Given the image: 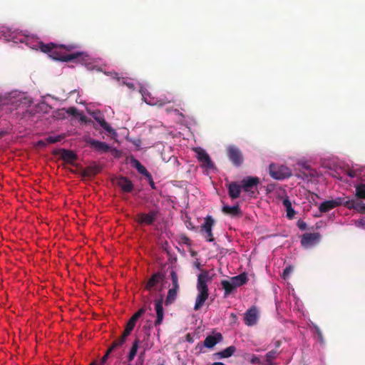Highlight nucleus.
I'll return each instance as SVG.
<instances>
[{"label": "nucleus", "instance_id": "nucleus-9", "mask_svg": "<svg viewBox=\"0 0 365 365\" xmlns=\"http://www.w3.org/2000/svg\"><path fill=\"white\" fill-rule=\"evenodd\" d=\"M258 309L254 306L247 309L244 314L245 324L249 327L255 325L258 321Z\"/></svg>", "mask_w": 365, "mask_h": 365}, {"label": "nucleus", "instance_id": "nucleus-4", "mask_svg": "<svg viewBox=\"0 0 365 365\" xmlns=\"http://www.w3.org/2000/svg\"><path fill=\"white\" fill-rule=\"evenodd\" d=\"M269 175L274 179L281 180L292 175L291 170L284 165L272 163L269 165Z\"/></svg>", "mask_w": 365, "mask_h": 365}, {"label": "nucleus", "instance_id": "nucleus-6", "mask_svg": "<svg viewBox=\"0 0 365 365\" xmlns=\"http://www.w3.org/2000/svg\"><path fill=\"white\" fill-rule=\"evenodd\" d=\"M215 220L212 216L208 215L205 217L204 222L200 226V232L204 235L207 242H213L215 240L212 234V227L215 225Z\"/></svg>", "mask_w": 365, "mask_h": 365}, {"label": "nucleus", "instance_id": "nucleus-11", "mask_svg": "<svg viewBox=\"0 0 365 365\" xmlns=\"http://www.w3.org/2000/svg\"><path fill=\"white\" fill-rule=\"evenodd\" d=\"M143 98L145 101V102L150 106H163L167 103H170L174 101L173 99H168V98H155L150 96V94H143Z\"/></svg>", "mask_w": 365, "mask_h": 365}, {"label": "nucleus", "instance_id": "nucleus-51", "mask_svg": "<svg viewBox=\"0 0 365 365\" xmlns=\"http://www.w3.org/2000/svg\"><path fill=\"white\" fill-rule=\"evenodd\" d=\"M5 133H6L4 131H0V137L4 135Z\"/></svg>", "mask_w": 365, "mask_h": 365}, {"label": "nucleus", "instance_id": "nucleus-49", "mask_svg": "<svg viewBox=\"0 0 365 365\" xmlns=\"http://www.w3.org/2000/svg\"><path fill=\"white\" fill-rule=\"evenodd\" d=\"M230 316H231L232 319H237V315L234 313H232Z\"/></svg>", "mask_w": 365, "mask_h": 365}, {"label": "nucleus", "instance_id": "nucleus-35", "mask_svg": "<svg viewBox=\"0 0 365 365\" xmlns=\"http://www.w3.org/2000/svg\"><path fill=\"white\" fill-rule=\"evenodd\" d=\"M67 113L71 115L76 116L78 115V109L75 107H70L66 110Z\"/></svg>", "mask_w": 365, "mask_h": 365}, {"label": "nucleus", "instance_id": "nucleus-29", "mask_svg": "<svg viewBox=\"0 0 365 365\" xmlns=\"http://www.w3.org/2000/svg\"><path fill=\"white\" fill-rule=\"evenodd\" d=\"M231 279L234 282L236 287H237L246 284V282H247V277L246 274L242 273L237 276L232 277Z\"/></svg>", "mask_w": 365, "mask_h": 365}, {"label": "nucleus", "instance_id": "nucleus-33", "mask_svg": "<svg viewBox=\"0 0 365 365\" xmlns=\"http://www.w3.org/2000/svg\"><path fill=\"white\" fill-rule=\"evenodd\" d=\"M101 171V168L98 166L89 167L83 170V175L84 176L95 175Z\"/></svg>", "mask_w": 365, "mask_h": 365}, {"label": "nucleus", "instance_id": "nucleus-3", "mask_svg": "<svg viewBox=\"0 0 365 365\" xmlns=\"http://www.w3.org/2000/svg\"><path fill=\"white\" fill-rule=\"evenodd\" d=\"M212 281V277L208 270H202L197 275V290L198 294L196 297L195 310H199L205 304L209 297L207 282Z\"/></svg>", "mask_w": 365, "mask_h": 365}, {"label": "nucleus", "instance_id": "nucleus-21", "mask_svg": "<svg viewBox=\"0 0 365 365\" xmlns=\"http://www.w3.org/2000/svg\"><path fill=\"white\" fill-rule=\"evenodd\" d=\"M281 198L282 200V205L286 210V216L288 219L292 220L294 218L296 213L294 210L292 208V202L287 195H285L284 197Z\"/></svg>", "mask_w": 365, "mask_h": 365}, {"label": "nucleus", "instance_id": "nucleus-47", "mask_svg": "<svg viewBox=\"0 0 365 365\" xmlns=\"http://www.w3.org/2000/svg\"><path fill=\"white\" fill-rule=\"evenodd\" d=\"M149 180V182H150V186H151L153 188H155V184H154V182H153V178L151 177V180Z\"/></svg>", "mask_w": 365, "mask_h": 365}, {"label": "nucleus", "instance_id": "nucleus-31", "mask_svg": "<svg viewBox=\"0 0 365 365\" xmlns=\"http://www.w3.org/2000/svg\"><path fill=\"white\" fill-rule=\"evenodd\" d=\"M146 312V308L145 307H143L140 308L138 312H136L128 320V322L130 324L135 326V323L138 321V319Z\"/></svg>", "mask_w": 365, "mask_h": 365}, {"label": "nucleus", "instance_id": "nucleus-24", "mask_svg": "<svg viewBox=\"0 0 365 365\" xmlns=\"http://www.w3.org/2000/svg\"><path fill=\"white\" fill-rule=\"evenodd\" d=\"M61 158L67 163H72L77 159L76 154L70 150L62 149L61 150Z\"/></svg>", "mask_w": 365, "mask_h": 365}, {"label": "nucleus", "instance_id": "nucleus-37", "mask_svg": "<svg viewBox=\"0 0 365 365\" xmlns=\"http://www.w3.org/2000/svg\"><path fill=\"white\" fill-rule=\"evenodd\" d=\"M251 363L252 364H264V361H262L259 357L257 356H253L252 359H251Z\"/></svg>", "mask_w": 365, "mask_h": 365}, {"label": "nucleus", "instance_id": "nucleus-32", "mask_svg": "<svg viewBox=\"0 0 365 365\" xmlns=\"http://www.w3.org/2000/svg\"><path fill=\"white\" fill-rule=\"evenodd\" d=\"M125 341H123L120 338H118L115 339L112 344L108 347V352L113 353L114 351H115L117 349L120 348L123 344Z\"/></svg>", "mask_w": 365, "mask_h": 365}, {"label": "nucleus", "instance_id": "nucleus-45", "mask_svg": "<svg viewBox=\"0 0 365 365\" xmlns=\"http://www.w3.org/2000/svg\"><path fill=\"white\" fill-rule=\"evenodd\" d=\"M186 340H187L188 342H190V343H192V342L193 341V339H192V336H190V334H187L186 335Z\"/></svg>", "mask_w": 365, "mask_h": 365}, {"label": "nucleus", "instance_id": "nucleus-19", "mask_svg": "<svg viewBox=\"0 0 365 365\" xmlns=\"http://www.w3.org/2000/svg\"><path fill=\"white\" fill-rule=\"evenodd\" d=\"M222 340V336L220 333H216L214 335H209L204 341V346L207 348H212Z\"/></svg>", "mask_w": 365, "mask_h": 365}, {"label": "nucleus", "instance_id": "nucleus-54", "mask_svg": "<svg viewBox=\"0 0 365 365\" xmlns=\"http://www.w3.org/2000/svg\"><path fill=\"white\" fill-rule=\"evenodd\" d=\"M38 143H39V144H40V143H42L43 145H44V143H42V141H39V142H38Z\"/></svg>", "mask_w": 365, "mask_h": 365}, {"label": "nucleus", "instance_id": "nucleus-1", "mask_svg": "<svg viewBox=\"0 0 365 365\" xmlns=\"http://www.w3.org/2000/svg\"><path fill=\"white\" fill-rule=\"evenodd\" d=\"M365 199V184L361 183L356 187V193L351 197H336L334 200H326L322 202L319 210L320 212L325 213L331 210L344 206L349 210H354L357 212L365 213V203L363 200Z\"/></svg>", "mask_w": 365, "mask_h": 365}, {"label": "nucleus", "instance_id": "nucleus-23", "mask_svg": "<svg viewBox=\"0 0 365 365\" xmlns=\"http://www.w3.org/2000/svg\"><path fill=\"white\" fill-rule=\"evenodd\" d=\"M241 185H238L235 182H232L228 185V193L231 199H237L240 197L241 193Z\"/></svg>", "mask_w": 365, "mask_h": 365}, {"label": "nucleus", "instance_id": "nucleus-2", "mask_svg": "<svg viewBox=\"0 0 365 365\" xmlns=\"http://www.w3.org/2000/svg\"><path fill=\"white\" fill-rule=\"evenodd\" d=\"M75 48L73 45H56L53 43H39L40 50L46 53H48L49 57L56 61L62 62H68L72 61H77L83 63L88 60V56L83 52H74L67 54L66 51H71Z\"/></svg>", "mask_w": 365, "mask_h": 365}, {"label": "nucleus", "instance_id": "nucleus-16", "mask_svg": "<svg viewBox=\"0 0 365 365\" xmlns=\"http://www.w3.org/2000/svg\"><path fill=\"white\" fill-rule=\"evenodd\" d=\"M93 117L96 121H97L99 125L107 132L112 133H114V129L106 122L104 118L103 115L100 112H94L93 113Z\"/></svg>", "mask_w": 365, "mask_h": 365}, {"label": "nucleus", "instance_id": "nucleus-18", "mask_svg": "<svg viewBox=\"0 0 365 365\" xmlns=\"http://www.w3.org/2000/svg\"><path fill=\"white\" fill-rule=\"evenodd\" d=\"M143 329L145 331V335L143 340L140 342L142 344V348L143 349V351L140 354L139 358L143 357L145 351L149 350L152 347V344L149 343V339L150 336V330L151 329V326L144 327Z\"/></svg>", "mask_w": 365, "mask_h": 365}, {"label": "nucleus", "instance_id": "nucleus-22", "mask_svg": "<svg viewBox=\"0 0 365 365\" xmlns=\"http://www.w3.org/2000/svg\"><path fill=\"white\" fill-rule=\"evenodd\" d=\"M132 165L135 168L139 173L145 176L148 180H151V174L147 170L145 166H143L140 162L135 159L133 158L131 160Z\"/></svg>", "mask_w": 365, "mask_h": 365}, {"label": "nucleus", "instance_id": "nucleus-12", "mask_svg": "<svg viewBox=\"0 0 365 365\" xmlns=\"http://www.w3.org/2000/svg\"><path fill=\"white\" fill-rule=\"evenodd\" d=\"M259 182V180L257 177H247L242 180L241 187L245 192H252V190L257 187Z\"/></svg>", "mask_w": 365, "mask_h": 365}, {"label": "nucleus", "instance_id": "nucleus-15", "mask_svg": "<svg viewBox=\"0 0 365 365\" xmlns=\"http://www.w3.org/2000/svg\"><path fill=\"white\" fill-rule=\"evenodd\" d=\"M156 312V319L154 322L155 327L160 326L164 318V310L163 307V297L155 301V306Z\"/></svg>", "mask_w": 365, "mask_h": 365}, {"label": "nucleus", "instance_id": "nucleus-26", "mask_svg": "<svg viewBox=\"0 0 365 365\" xmlns=\"http://www.w3.org/2000/svg\"><path fill=\"white\" fill-rule=\"evenodd\" d=\"M235 351V346H230L221 351L215 353V355L217 356V359L228 358L233 355Z\"/></svg>", "mask_w": 365, "mask_h": 365}, {"label": "nucleus", "instance_id": "nucleus-30", "mask_svg": "<svg viewBox=\"0 0 365 365\" xmlns=\"http://www.w3.org/2000/svg\"><path fill=\"white\" fill-rule=\"evenodd\" d=\"M279 352L277 350H272L267 353L264 356V363L267 365H272L273 361L279 355Z\"/></svg>", "mask_w": 365, "mask_h": 365}, {"label": "nucleus", "instance_id": "nucleus-43", "mask_svg": "<svg viewBox=\"0 0 365 365\" xmlns=\"http://www.w3.org/2000/svg\"><path fill=\"white\" fill-rule=\"evenodd\" d=\"M110 354H111V352H108V350H107L105 355L101 359L102 364H104L106 361V360L108 359V358Z\"/></svg>", "mask_w": 365, "mask_h": 365}, {"label": "nucleus", "instance_id": "nucleus-38", "mask_svg": "<svg viewBox=\"0 0 365 365\" xmlns=\"http://www.w3.org/2000/svg\"><path fill=\"white\" fill-rule=\"evenodd\" d=\"M354 222V225L358 227H364L365 225V220L364 218H361L358 220H353Z\"/></svg>", "mask_w": 365, "mask_h": 365}, {"label": "nucleus", "instance_id": "nucleus-7", "mask_svg": "<svg viewBox=\"0 0 365 365\" xmlns=\"http://www.w3.org/2000/svg\"><path fill=\"white\" fill-rule=\"evenodd\" d=\"M227 155L232 163L238 167L243 163V155L241 150L236 146H230L227 149Z\"/></svg>", "mask_w": 365, "mask_h": 365}, {"label": "nucleus", "instance_id": "nucleus-28", "mask_svg": "<svg viewBox=\"0 0 365 365\" xmlns=\"http://www.w3.org/2000/svg\"><path fill=\"white\" fill-rule=\"evenodd\" d=\"M139 344H140V340L138 339H136L133 341L131 349L128 355V360L129 362H131L134 359L135 356H136V354H137V351H138V349L139 347Z\"/></svg>", "mask_w": 365, "mask_h": 365}, {"label": "nucleus", "instance_id": "nucleus-8", "mask_svg": "<svg viewBox=\"0 0 365 365\" xmlns=\"http://www.w3.org/2000/svg\"><path fill=\"white\" fill-rule=\"evenodd\" d=\"M158 212L156 210H150L148 213H138L136 216V221L140 225H152L158 217Z\"/></svg>", "mask_w": 365, "mask_h": 365}, {"label": "nucleus", "instance_id": "nucleus-10", "mask_svg": "<svg viewBox=\"0 0 365 365\" xmlns=\"http://www.w3.org/2000/svg\"><path fill=\"white\" fill-rule=\"evenodd\" d=\"M86 142L92 149L97 152L106 153L110 150L109 145L105 142L96 140L93 138H88Z\"/></svg>", "mask_w": 365, "mask_h": 365}, {"label": "nucleus", "instance_id": "nucleus-25", "mask_svg": "<svg viewBox=\"0 0 365 365\" xmlns=\"http://www.w3.org/2000/svg\"><path fill=\"white\" fill-rule=\"evenodd\" d=\"M222 210L225 214L232 217L242 216V212L239 205H225L222 207Z\"/></svg>", "mask_w": 365, "mask_h": 365}, {"label": "nucleus", "instance_id": "nucleus-17", "mask_svg": "<svg viewBox=\"0 0 365 365\" xmlns=\"http://www.w3.org/2000/svg\"><path fill=\"white\" fill-rule=\"evenodd\" d=\"M117 185L121 188L124 192H131L133 190V184L130 180L126 177H120L118 179Z\"/></svg>", "mask_w": 365, "mask_h": 365}, {"label": "nucleus", "instance_id": "nucleus-13", "mask_svg": "<svg viewBox=\"0 0 365 365\" xmlns=\"http://www.w3.org/2000/svg\"><path fill=\"white\" fill-rule=\"evenodd\" d=\"M197 160L202 163V166L210 168L213 166L212 160L209 155L202 148H197L195 149Z\"/></svg>", "mask_w": 365, "mask_h": 365}, {"label": "nucleus", "instance_id": "nucleus-34", "mask_svg": "<svg viewBox=\"0 0 365 365\" xmlns=\"http://www.w3.org/2000/svg\"><path fill=\"white\" fill-rule=\"evenodd\" d=\"M61 140V136H49L46 139L48 143H55L59 142Z\"/></svg>", "mask_w": 365, "mask_h": 365}, {"label": "nucleus", "instance_id": "nucleus-36", "mask_svg": "<svg viewBox=\"0 0 365 365\" xmlns=\"http://www.w3.org/2000/svg\"><path fill=\"white\" fill-rule=\"evenodd\" d=\"M313 327L319 339V340L321 341H323V336H322V331L320 330L319 327L317 325V324H314L313 325Z\"/></svg>", "mask_w": 365, "mask_h": 365}, {"label": "nucleus", "instance_id": "nucleus-20", "mask_svg": "<svg viewBox=\"0 0 365 365\" xmlns=\"http://www.w3.org/2000/svg\"><path fill=\"white\" fill-rule=\"evenodd\" d=\"M163 279V275L161 273L153 274L145 284V289L151 291Z\"/></svg>", "mask_w": 365, "mask_h": 365}, {"label": "nucleus", "instance_id": "nucleus-5", "mask_svg": "<svg viewBox=\"0 0 365 365\" xmlns=\"http://www.w3.org/2000/svg\"><path fill=\"white\" fill-rule=\"evenodd\" d=\"M170 277L173 287L168 292V294L165 300V304L166 306L173 304L177 298L178 292L180 289V286L178 284V277L177 273L175 271L172 270L170 272Z\"/></svg>", "mask_w": 365, "mask_h": 365}, {"label": "nucleus", "instance_id": "nucleus-44", "mask_svg": "<svg viewBox=\"0 0 365 365\" xmlns=\"http://www.w3.org/2000/svg\"><path fill=\"white\" fill-rule=\"evenodd\" d=\"M130 334L124 330L123 334L121 335V336L120 337L121 339H123V341H124L125 342V340H126V338L130 335Z\"/></svg>", "mask_w": 365, "mask_h": 365}, {"label": "nucleus", "instance_id": "nucleus-14", "mask_svg": "<svg viewBox=\"0 0 365 365\" xmlns=\"http://www.w3.org/2000/svg\"><path fill=\"white\" fill-rule=\"evenodd\" d=\"M320 235L318 232L305 233L302 235L301 244L303 247H307L319 242Z\"/></svg>", "mask_w": 365, "mask_h": 365}, {"label": "nucleus", "instance_id": "nucleus-52", "mask_svg": "<svg viewBox=\"0 0 365 365\" xmlns=\"http://www.w3.org/2000/svg\"><path fill=\"white\" fill-rule=\"evenodd\" d=\"M175 112L177 113V114H179V110L178 109H175Z\"/></svg>", "mask_w": 365, "mask_h": 365}, {"label": "nucleus", "instance_id": "nucleus-39", "mask_svg": "<svg viewBox=\"0 0 365 365\" xmlns=\"http://www.w3.org/2000/svg\"><path fill=\"white\" fill-rule=\"evenodd\" d=\"M292 268L289 266L286 267L283 271V278L286 279L289 277V274L292 272Z\"/></svg>", "mask_w": 365, "mask_h": 365}, {"label": "nucleus", "instance_id": "nucleus-48", "mask_svg": "<svg viewBox=\"0 0 365 365\" xmlns=\"http://www.w3.org/2000/svg\"><path fill=\"white\" fill-rule=\"evenodd\" d=\"M274 344H275V346H276L277 348H278V347H279V346H280V345H281V342H280L279 341H275Z\"/></svg>", "mask_w": 365, "mask_h": 365}, {"label": "nucleus", "instance_id": "nucleus-55", "mask_svg": "<svg viewBox=\"0 0 365 365\" xmlns=\"http://www.w3.org/2000/svg\"><path fill=\"white\" fill-rule=\"evenodd\" d=\"M90 365H95V363H92V364H91Z\"/></svg>", "mask_w": 365, "mask_h": 365}, {"label": "nucleus", "instance_id": "nucleus-53", "mask_svg": "<svg viewBox=\"0 0 365 365\" xmlns=\"http://www.w3.org/2000/svg\"><path fill=\"white\" fill-rule=\"evenodd\" d=\"M310 175L311 176H314V173H310Z\"/></svg>", "mask_w": 365, "mask_h": 365}, {"label": "nucleus", "instance_id": "nucleus-41", "mask_svg": "<svg viewBox=\"0 0 365 365\" xmlns=\"http://www.w3.org/2000/svg\"><path fill=\"white\" fill-rule=\"evenodd\" d=\"M134 327V325L130 324L129 322H127L125 330L130 334L131 331L133 330Z\"/></svg>", "mask_w": 365, "mask_h": 365}, {"label": "nucleus", "instance_id": "nucleus-46", "mask_svg": "<svg viewBox=\"0 0 365 365\" xmlns=\"http://www.w3.org/2000/svg\"><path fill=\"white\" fill-rule=\"evenodd\" d=\"M87 120H88V118H87V117H86V115H81L80 116V120H81V121H82V122H85V123H86V122H87Z\"/></svg>", "mask_w": 365, "mask_h": 365}, {"label": "nucleus", "instance_id": "nucleus-50", "mask_svg": "<svg viewBox=\"0 0 365 365\" xmlns=\"http://www.w3.org/2000/svg\"><path fill=\"white\" fill-rule=\"evenodd\" d=\"M195 266L197 269H200V263H196Z\"/></svg>", "mask_w": 365, "mask_h": 365}, {"label": "nucleus", "instance_id": "nucleus-40", "mask_svg": "<svg viewBox=\"0 0 365 365\" xmlns=\"http://www.w3.org/2000/svg\"><path fill=\"white\" fill-rule=\"evenodd\" d=\"M297 226L301 230H304L307 228V224L303 221H299L297 222Z\"/></svg>", "mask_w": 365, "mask_h": 365}, {"label": "nucleus", "instance_id": "nucleus-42", "mask_svg": "<svg viewBox=\"0 0 365 365\" xmlns=\"http://www.w3.org/2000/svg\"><path fill=\"white\" fill-rule=\"evenodd\" d=\"M347 175L351 178H355L358 175L356 171L354 170H348Z\"/></svg>", "mask_w": 365, "mask_h": 365}, {"label": "nucleus", "instance_id": "nucleus-27", "mask_svg": "<svg viewBox=\"0 0 365 365\" xmlns=\"http://www.w3.org/2000/svg\"><path fill=\"white\" fill-rule=\"evenodd\" d=\"M221 284L222 288L225 290V296H227L230 294H231L237 288L232 279H230V281L223 280L222 281Z\"/></svg>", "mask_w": 365, "mask_h": 365}]
</instances>
